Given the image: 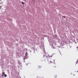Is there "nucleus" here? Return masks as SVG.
<instances>
[{"label":"nucleus","mask_w":78,"mask_h":78,"mask_svg":"<svg viewBox=\"0 0 78 78\" xmlns=\"http://www.w3.org/2000/svg\"><path fill=\"white\" fill-rule=\"evenodd\" d=\"M4 76L5 77H6V74H4Z\"/></svg>","instance_id":"39448f33"},{"label":"nucleus","mask_w":78,"mask_h":78,"mask_svg":"<svg viewBox=\"0 0 78 78\" xmlns=\"http://www.w3.org/2000/svg\"><path fill=\"white\" fill-rule=\"evenodd\" d=\"M49 63H52L53 62L51 61H49Z\"/></svg>","instance_id":"7ed1b4c3"},{"label":"nucleus","mask_w":78,"mask_h":78,"mask_svg":"<svg viewBox=\"0 0 78 78\" xmlns=\"http://www.w3.org/2000/svg\"><path fill=\"white\" fill-rule=\"evenodd\" d=\"M25 56H28V53L27 52H26L25 54Z\"/></svg>","instance_id":"f257e3e1"},{"label":"nucleus","mask_w":78,"mask_h":78,"mask_svg":"<svg viewBox=\"0 0 78 78\" xmlns=\"http://www.w3.org/2000/svg\"><path fill=\"white\" fill-rule=\"evenodd\" d=\"M78 61H77L76 62V64H78Z\"/></svg>","instance_id":"0eeeda50"},{"label":"nucleus","mask_w":78,"mask_h":78,"mask_svg":"<svg viewBox=\"0 0 78 78\" xmlns=\"http://www.w3.org/2000/svg\"><path fill=\"white\" fill-rule=\"evenodd\" d=\"M76 48H78V47H77Z\"/></svg>","instance_id":"1a4fd4ad"},{"label":"nucleus","mask_w":78,"mask_h":78,"mask_svg":"<svg viewBox=\"0 0 78 78\" xmlns=\"http://www.w3.org/2000/svg\"><path fill=\"white\" fill-rule=\"evenodd\" d=\"M38 68H39V69H41V66H38Z\"/></svg>","instance_id":"20e7f679"},{"label":"nucleus","mask_w":78,"mask_h":78,"mask_svg":"<svg viewBox=\"0 0 78 78\" xmlns=\"http://www.w3.org/2000/svg\"><path fill=\"white\" fill-rule=\"evenodd\" d=\"M2 77H3L4 75V74H5V73L3 72L2 73Z\"/></svg>","instance_id":"f03ea898"},{"label":"nucleus","mask_w":78,"mask_h":78,"mask_svg":"<svg viewBox=\"0 0 78 78\" xmlns=\"http://www.w3.org/2000/svg\"><path fill=\"white\" fill-rule=\"evenodd\" d=\"M22 5H24V2H22Z\"/></svg>","instance_id":"423d86ee"},{"label":"nucleus","mask_w":78,"mask_h":78,"mask_svg":"<svg viewBox=\"0 0 78 78\" xmlns=\"http://www.w3.org/2000/svg\"><path fill=\"white\" fill-rule=\"evenodd\" d=\"M54 68H56V66H54Z\"/></svg>","instance_id":"6e6552de"}]
</instances>
